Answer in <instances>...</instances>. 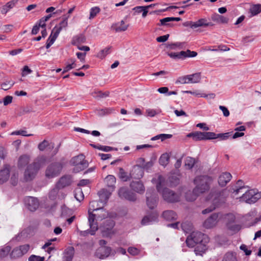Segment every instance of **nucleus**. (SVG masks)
I'll return each instance as SVG.
<instances>
[{"mask_svg":"<svg viewBox=\"0 0 261 261\" xmlns=\"http://www.w3.org/2000/svg\"><path fill=\"white\" fill-rule=\"evenodd\" d=\"M242 181L239 180L234 187L230 188L231 197L239 199L240 202L253 204L261 198V192L256 189H247V187L242 186Z\"/></svg>","mask_w":261,"mask_h":261,"instance_id":"nucleus-1","label":"nucleus"},{"mask_svg":"<svg viewBox=\"0 0 261 261\" xmlns=\"http://www.w3.org/2000/svg\"><path fill=\"white\" fill-rule=\"evenodd\" d=\"M100 200L92 201L90 203L89 208L88 210L89 217L88 221L90 230L89 231L91 235H94L95 232L98 229V225L95 221V217L98 220H102L107 217L109 215L108 212L103 209V204L100 205Z\"/></svg>","mask_w":261,"mask_h":261,"instance_id":"nucleus-2","label":"nucleus"},{"mask_svg":"<svg viewBox=\"0 0 261 261\" xmlns=\"http://www.w3.org/2000/svg\"><path fill=\"white\" fill-rule=\"evenodd\" d=\"M208 237L199 231L192 232L186 241L187 246L189 247H194V252L196 255H202L207 249L206 245L209 242Z\"/></svg>","mask_w":261,"mask_h":261,"instance_id":"nucleus-3","label":"nucleus"},{"mask_svg":"<svg viewBox=\"0 0 261 261\" xmlns=\"http://www.w3.org/2000/svg\"><path fill=\"white\" fill-rule=\"evenodd\" d=\"M212 179L208 176H198L195 177L194 182L196 185L193 191H188L186 194V199L187 201H193L200 194L207 191L210 188Z\"/></svg>","mask_w":261,"mask_h":261,"instance_id":"nucleus-4","label":"nucleus"},{"mask_svg":"<svg viewBox=\"0 0 261 261\" xmlns=\"http://www.w3.org/2000/svg\"><path fill=\"white\" fill-rule=\"evenodd\" d=\"M151 181L153 184H156V188L159 193L162 194L164 200L168 202L173 203L179 200L180 196L173 191L165 188L162 189V185L164 183V178L160 175L157 176V178L154 177Z\"/></svg>","mask_w":261,"mask_h":261,"instance_id":"nucleus-5","label":"nucleus"},{"mask_svg":"<svg viewBox=\"0 0 261 261\" xmlns=\"http://www.w3.org/2000/svg\"><path fill=\"white\" fill-rule=\"evenodd\" d=\"M227 196V194L226 190L211 193L208 196L206 200L211 203L212 205L210 207L203 210L202 213L206 214L214 210L216 207L225 202Z\"/></svg>","mask_w":261,"mask_h":261,"instance_id":"nucleus-6","label":"nucleus"},{"mask_svg":"<svg viewBox=\"0 0 261 261\" xmlns=\"http://www.w3.org/2000/svg\"><path fill=\"white\" fill-rule=\"evenodd\" d=\"M46 158L44 155L37 157L33 164L28 166L24 172V179L27 181L32 180L36 175L38 170L46 163Z\"/></svg>","mask_w":261,"mask_h":261,"instance_id":"nucleus-7","label":"nucleus"},{"mask_svg":"<svg viewBox=\"0 0 261 261\" xmlns=\"http://www.w3.org/2000/svg\"><path fill=\"white\" fill-rule=\"evenodd\" d=\"M69 16L64 15L63 20L60 22L58 25L56 26L52 30L51 33L48 38L46 42V48H48L55 41L61 31L67 27L68 25V18Z\"/></svg>","mask_w":261,"mask_h":261,"instance_id":"nucleus-8","label":"nucleus"},{"mask_svg":"<svg viewBox=\"0 0 261 261\" xmlns=\"http://www.w3.org/2000/svg\"><path fill=\"white\" fill-rule=\"evenodd\" d=\"M85 158L83 154H80L73 157L71 159L70 163L71 165L74 166L73 168V172L78 173L84 170L88 166V163L85 160Z\"/></svg>","mask_w":261,"mask_h":261,"instance_id":"nucleus-9","label":"nucleus"},{"mask_svg":"<svg viewBox=\"0 0 261 261\" xmlns=\"http://www.w3.org/2000/svg\"><path fill=\"white\" fill-rule=\"evenodd\" d=\"M63 164L61 162H54L49 164L46 168L45 175L48 178L58 176L63 169Z\"/></svg>","mask_w":261,"mask_h":261,"instance_id":"nucleus-10","label":"nucleus"},{"mask_svg":"<svg viewBox=\"0 0 261 261\" xmlns=\"http://www.w3.org/2000/svg\"><path fill=\"white\" fill-rule=\"evenodd\" d=\"M223 214L221 213H213L207 218L203 222V226L207 229L215 227L218 223L222 220Z\"/></svg>","mask_w":261,"mask_h":261,"instance_id":"nucleus-11","label":"nucleus"},{"mask_svg":"<svg viewBox=\"0 0 261 261\" xmlns=\"http://www.w3.org/2000/svg\"><path fill=\"white\" fill-rule=\"evenodd\" d=\"M168 56L174 59H184L187 57H195L197 53L188 49L187 51H181L179 53H167Z\"/></svg>","mask_w":261,"mask_h":261,"instance_id":"nucleus-12","label":"nucleus"},{"mask_svg":"<svg viewBox=\"0 0 261 261\" xmlns=\"http://www.w3.org/2000/svg\"><path fill=\"white\" fill-rule=\"evenodd\" d=\"M158 197L154 190H148L146 192V202L150 209L154 208L157 204Z\"/></svg>","mask_w":261,"mask_h":261,"instance_id":"nucleus-13","label":"nucleus"},{"mask_svg":"<svg viewBox=\"0 0 261 261\" xmlns=\"http://www.w3.org/2000/svg\"><path fill=\"white\" fill-rule=\"evenodd\" d=\"M30 249V245L25 244L15 248L11 252L10 255L12 258H18L26 254Z\"/></svg>","mask_w":261,"mask_h":261,"instance_id":"nucleus-14","label":"nucleus"},{"mask_svg":"<svg viewBox=\"0 0 261 261\" xmlns=\"http://www.w3.org/2000/svg\"><path fill=\"white\" fill-rule=\"evenodd\" d=\"M119 196L121 199H126L130 201H134L136 200L135 194L129 191L126 188H121L118 191Z\"/></svg>","mask_w":261,"mask_h":261,"instance_id":"nucleus-15","label":"nucleus"},{"mask_svg":"<svg viewBox=\"0 0 261 261\" xmlns=\"http://www.w3.org/2000/svg\"><path fill=\"white\" fill-rule=\"evenodd\" d=\"M24 202L28 208L32 212L36 211L39 206L38 200L33 197H27L24 199Z\"/></svg>","mask_w":261,"mask_h":261,"instance_id":"nucleus-16","label":"nucleus"},{"mask_svg":"<svg viewBox=\"0 0 261 261\" xmlns=\"http://www.w3.org/2000/svg\"><path fill=\"white\" fill-rule=\"evenodd\" d=\"M257 213V211L256 208L252 209L249 213L243 217V221L245 222H248L250 225L256 224L254 217L256 216Z\"/></svg>","mask_w":261,"mask_h":261,"instance_id":"nucleus-17","label":"nucleus"},{"mask_svg":"<svg viewBox=\"0 0 261 261\" xmlns=\"http://www.w3.org/2000/svg\"><path fill=\"white\" fill-rule=\"evenodd\" d=\"M10 166L6 164L4 167L0 170V184L6 182L10 177Z\"/></svg>","mask_w":261,"mask_h":261,"instance_id":"nucleus-18","label":"nucleus"},{"mask_svg":"<svg viewBox=\"0 0 261 261\" xmlns=\"http://www.w3.org/2000/svg\"><path fill=\"white\" fill-rule=\"evenodd\" d=\"M130 187L133 191L139 194H143L145 190L143 184L140 181H132L130 184Z\"/></svg>","mask_w":261,"mask_h":261,"instance_id":"nucleus-19","label":"nucleus"},{"mask_svg":"<svg viewBox=\"0 0 261 261\" xmlns=\"http://www.w3.org/2000/svg\"><path fill=\"white\" fill-rule=\"evenodd\" d=\"M113 191L111 189L107 190L102 189L98 192V195L100 198V203L105 204L109 199Z\"/></svg>","mask_w":261,"mask_h":261,"instance_id":"nucleus-20","label":"nucleus"},{"mask_svg":"<svg viewBox=\"0 0 261 261\" xmlns=\"http://www.w3.org/2000/svg\"><path fill=\"white\" fill-rule=\"evenodd\" d=\"M71 182V176L69 175H64L61 177L56 185L57 187L62 189L70 185Z\"/></svg>","mask_w":261,"mask_h":261,"instance_id":"nucleus-21","label":"nucleus"},{"mask_svg":"<svg viewBox=\"0 0 261 261\" xmlns=\"http://www.w3.org/2000/svg\"><path fill=\"white\" fill-rule=\"evenodd\" d=\"M232 176L230 173L223 172L219 177L218 183L220 186H225L231 179Z\"/></svg>","mask_w":261,"mask_h":261,"instance_id":"nucleus-22","label":"nucleus"},{"mask_svg":"<svg viewBox=\"0 0 261 261\" xmlns=\"http://www.w3.org/2000/svg\"><path fill=\"white\" fill-rule=\"evenodd\" d=\"M211 19L217 23L222 24H227L229 22V18L224 16L218 14L217 13H214L211 16Z\"/></svg>","mask_w":261,"mask_h":261,"instance_id":"nucleus-23","label":"nucleus"},{"mask_svg":"<svg viewBox=\"0 0 261 261\" xmlns=\"http://www.w3.org/2000/svg\"><path fill=\"white\" fill-rule=\"evenodd\" d=\"M158 214L153 213L152 214L145 216L142 220L141 224L143 225H149L152 222H155L158 220Z\"/></svg>","mask_w":261,"mask_h":261,"instance_id":"nucleus-24","label":"nucleus"},{"mask_svg":"<svg viewBox=\"0 0 261 261\" xmlns=\"http://www.w3.org/2000/svg\"><path fill=\"white\" fill-rule=\"evenodd\" d=\"M111 251L110 247H102L96 251V255L100 258H105L109 256Z\"/></svg>","mask_w":261,"mask_h":261,"instance_id":"nucleus-25","label":"nucleus"},{"mask_svg":"<svg viewBox=\"0 0 261 261\" xmlns=\"http://www.w3.org/2000/svg\"><path fill=\"white\" fill-rule=\"evenodd\" d=\"M131 175L134 178L140 179L143 176V169L140 166H135L132 170Z\"/></svg>","mask_w":261,"mask_h":261,"instance_id":"nucleus-26","label":"nucleus"},{"mask_svg":"<svg viewBox=\"0 0 261 261\" xmlns=\"http://www.w3.org/2000/svg\"><path fill=\"white\" fill-rule=\"evenodd\" d=\"M74 253V248L69 247L64 252L63 261H72Z\"/></svg>","mask_w":261,"mask_h":261,"instance_id":"nucleus-27","label":"nucleus"},{"mask_svg":"<svg viewBox=\"0 0 261 261\" xmlns=\"http://www.w3.org/2000/svg\"><path fill=\"white\" fill-rule=\"evenodd\" d=\"M128 27V24H125L123 20L112 25V28L117 32L125 31Z\"/></svg>","mask_w":261,"mask_h":261,"instance_id":"nucleus-28","label":"nucleus"},{"mask_svg":"<svg viewBox=\"0 0 261 261\" xmlns=\"http://www.w3.org/2000/svg\"><path fill=\"white\" fill-rule=\"evenodd\" d=\"M105 182L109 189H111V191H113L115 189L116 178L114 175H109L105 178Z\"/></svg>","mask_w":261,"mask_h":261,"instance_id":"nucleus-29","label":"nucleus"},{"mask_svg":"<svg viewBox=\"0 0 261 261\" xmlns=\"http://www.w3.org/2000/svg\"><path fill=\"white\" fill-rule=\"evenodd\" d=\"M114 225L115 222L113 220H107L105 224L103 231L109 234L113 233L114 232L112 229L114 227Z\"/></svg>","mask_w":261,"mask_h":261,"instance_id":"nucleus-30","label":"nucleus"},{"mask_svg":"<svg viewBox=\"0 0 261 261\" xmlns=\"http://www.w3.org/2000/svg\"><path fill=\"white\" fill-rule=\"evenodd\" d=\"M162 216L167 221H172L177 219L176 214L171 210L164 211L162 214Z\"/></svg>","mask_w":261,"mask_h":261,"instance_id":"nucleus-31","label":"nucleus"},{"mask_svg":"<svg viewBox=\"0 0 261 261\" xmlns=\"http://www.w3.org/2000/svg\"><path fill=\"white\" fill-rule=\"evenodd\" d=\"M203 135V132L197 131L188 134L187 135V137L189 138H192L194 141H201L204 140Z\"/></svg>","mask_w":261,"mask_h":261,"instance_id":"nucleus-32","label":"nucleus"},{"mask_svg":"<svg viewBox=\"0 0 261 261\" xmlns=\"http://www.w3.org/2000/svg\"><path fill=\"white\" fill-rule=\"evenodd\" d=\"M195 29L198 27H206L208 26H213L214 24L212 22H208L205 18H201L195 22Z\"/></svg>","mask_w":261,"mask_h":261,"instance_id":"nucleus-33","label":"nucleus"},{"mask_svg":"<svg viewBox=\"0 0 261 261\" xmlns=\"http://www.w3.org/2000/svg\"><path fill=\"white\" fill-rule=\"evenodd\" d=\"M222 261H238L235 252H228L224 256Z\"/></svg>","mask_w":261,"mask_h":261,"instance_id":"nucleus-34","label":"nucleus"},{"mask_svg":"<svg viewBox=\"0 0 261 261\" xmlns=\"http://www.w3.org/2000/svg\"><path fill=\"white\" fill-rule=\"evenodd\" d=\"M30 161V157L28 155H23L20 156L18 160V166L23 167L27 165Z\"/></svg>","mask_w":261,"mask_h":261,"instance_id":"nucleus-35","label":"nucleus"},{"mask_svg":"<svg viewBox=\"0 0 261 261\" xmlns=\"http://www.w3.org/2000/svg\"><path fill=\"white\" fill-rule=\"evenodd\" d=\"M222 220H225L227 224H231L235 221V216L232 214H223V218Z\"/></svg>","mask_w":261,"mask_h":261,"instance_id":"nucleus-36","label":"nucleus"},{"mask_svg":"<svg viewBox=\"0 0 261 261\" xmlns=\"http://www.w3.org/2000/svg\"><path fill=\"white\" fill-rule=\"evenodd\" d=\"M169 161V156L167 153L163 154L159 159V163L161 165L166 166Z\"/></svg>","mask_w":261,"mask_h":261,"instance_id":"nucleus-37","label":"nucleus"},{"mask_svg":"<svg viewBox=\"0 0 261 261\" xmlns=\"http://www.w3.org/2000/svg\"><path fill=\"white\" fill-rule=\"evenodd\" d=\"M190 83H199L201 80L200 73H196L189 75Z\"/></svg>","mask_w":261,"mask_h":261,"instance_id":"nucleus-38","label":"nucleus"},{"mask_svg":"<svg viewBox=\"0 0 261 261\" xmlns=\"http://www.w3.org/2000/svg\"><path fill=\"white\" fill-rule=\"evenodd\" d=\"M250 12L252 15H256L261 12V4H256L250 8Z\"/></svg>","mask_w":261,"mask_h":261,"instance_id":"nucleus-39","label":"nucleus"},{"mask_svg":"<svg viewBox=\"0 0 261 261\" xmlns=\"http://www.w3.org/2000/svg\"><path fill=\"white\" fill-rule=\"evenodd\" d=\"M195 163V159L193 158L188 156L186 159L185 165L187 169H191L194 166Z\"/></svg>","mask_w":261,"mask_h":261,"instance_id":"nucleus-40","label":"nucleus"},{"mask_svg":"<svg viewBox=\"0 0 261 261\" xmlns=\"http://www.w3.org/2000/svg\"><path fill=\"white\" fill-rule=\"evenodd\" d=\"M111 47H107L101 50L97 55V57L100 59L104 58L107 55L110 53Z\"/></svg>","mask_w":261,"mask_h":261,"instance_id":"nucleus-41","label":"nucleus"},{"mask_svg":"<svg viewBox=\"0 0 261 261\" xmlns=\"http://www.w3.org/2000/svg\"><path fill=\"white\" fill-rule=\"evenodd\" d=\"M11 247L9 246H6L0 249V258L6 256L10 252Z\"/></svg>","mask_w":261,"mask_h":261,"instance_id":"nucleus-42","label":"nucleus"},{"mask_svg":"<svg viewBox=\"0 0 261 261\" xmlns=\"http://www.w3.org/2000/svg\"><path fill=\"white\" fill-rule=\"evenodd\" d=\"M59 189L60 188L57 187V185H56V187L53 189L49 193V198L52 200L55 199L58 196Z\"/></svg>","mask_w":261,"mask_h":261,"instance_id":"nucleus-43","label":"nucleus"},{"mask_svg":"<svg viewBox=\"0 0 261 261\" xmlns=\"http://www.w3.org/2000/svg\"><path fill=\"white\" fill-rule=\"evenodd\" d=\"M181 228L186 233H188L191 230L192 226L190 223L184 222L180 225Z\"/></svg>","mask_w":261,"mask_h":261,"instance_id":"nucleus-44","label":"nucleus"},{"mask_svg":"<svg viewBox=\"0 0 261 261\" xmlns=\"http://www.w3.org/2000/svg\"><path fill=\"white\" fill-rule=\"evenodd\" d=\"M100 12V8L98 7H94L92 8L90 10L89 19L94 18L96 15Z\"/></svg>","mask_w":261,"mask_h":261,"instance_id":"nucleus-45","label":"nucleus"},{"mask_svg":"<svg viewBox=\"0 0 261 261\" xmlns=\"http://www.w3.org/2000/svg\"><path fill=\"white\" fill-rule=\"evenodd\" d=\"M204 140L217 139V134L213 132H203Z\"/></svg>","mask_w":261,"mask_h":261,"instance_id":"nucleus-46","label":"nucleus"},{"mask_svg":"<svg viewBox=\"0 0 261 261\" xmlns=\"http://www.w3.org/2000/svg\"><path fill=\"white\" fill-rule=\"evenodd\" d=\"M74 197L79 201H81L84 199V195L81 189H79L75 190Z\"/></svg>","mask_w":261,"mask_h":261,"instance_id":"nucleus-47","label":"nucleus"},{"mask_svg":"<svg viewBox=\"0 0 261 261\" xmlns=\"http://www.w3.org/2000/svg\"><path fill=\"white\" fill-rule=\"evenodd\" d=\"M86 41L85 37L82 34L75 36L73 38L74 43H84Z\"/></svg>","mask_w":261,"mask_h":261,"instance_id":"nucleus-48","label":"nucleus"},{"mask_svg":"<svg viewBox=\"0 0 261 261\" xmlns=\"http://www.w3.org/2000/svg\"><path fill=\"white\" fill-rule=\"evenodd\" d=\"M169 181L172 186H175L179 184V179L176 175H173L169 177Z\"/></svg>","mask_w":261,"mask_h":261,"instance_id":"nucleus-49","label":"nucleus"},{"mask_svg":"<svg viewBox=\"0 0 261 261\" xmlns=\"http://www.w3.org/2000/svg\"><path fill=\"white\" fill-rule=\"evenodd\" d=\"M167 48L170 49H175L176 48H182V43L176 42L175 43L166 44Z\"/></svg>","mask_w":261,"mask_h":261,"instance_id":"nucleus-50","label":"nucleus"},{"mask_svg":"<svg viewBox=\"0 0 261 261\" xmlns=\"http://www.w3.org/2000/svg\"><path fill=\"white\" fill-rule=\"evenodd\" d=\"M49 146H50V144L48 143V142L44 140V141H43L42 142L38 144V148L39 149V150L42 151L44 150L45 149Z\"/></svg>","mask_w":261,"mask_h":261,"instance_id":"nucleus-51","label":"nucleus"},{"mask_svg":"<svg viewBox=\"0 0 261 261\" xmlns=\"http://www.w3.org/2000/svg\"><path fill=\"white\" fill-rule=\"evenodd\" d=\"M14 84L13 81H8L3 83L1 85L2 89L4 90H7L10 89Z\"/></svg>","mask_w":261,"mask_h":261,"instance_id":"nucleus-52","label":"nucleus"},{"mask_svg":"<svg viewBox=\"0 0 261 261\" xmlns=\"http://www.w3.org/2000/svg\"><path fill=\"white\" fill-rule=\"evenodd\" d=\"M11 135H12V136H13V135H21V136H27V137H28V136H33V134H27V131L22 130H16V131L12 132L11 133Z\"/></svg>","mask_w":261,"mask_h":261,"instance_id":"nucleus-53","label":"nucleus"},{"mask_svg":"<svg viewBox=\"0 0 261 261\" xmlns=\"http://www.w3.org/2000/svg\"><path fill=\"white\" fill-rule=\"evenodd\" d=\"M119 176L120 178H121L123 181H126L128 179V176H127V173L122 168H120L119 169Z\"/></svg>","mask_w":261,"mask_h":261,"instance_id":"nucleus-54","label":"nucleus"},{"mask_svg":"<svg viewBox=\"0 0 261 261\" xmlns=\"http://www.w3.org/2000/svg\"><path fill=\"white\" fill-rule=\"evenodd\" d=\"M178 82L182 84L190 83L189 75L180 77L176 82V83Z\"/></svg>","mask_w":261,"mask_h":261,"instance_id":"nucleus-55","label":"nucleus"},{"mask_svg":"<svg viewBox=\"0 0 261 261\" xmlns=\"http://www.w3.org/2000/svg\"><path fill=\"white\" fill-rule=\"evenodd\" d=\"M44 257H41L35 255H31L28 259L29 261H44Z\"/></svg>","mask_w":261,"mask_h":261,"instance_id":"nucleus-56","label":"nucleus"},{"mask_svg":"<svg viewBox=\"0 0 261 261\" xmlns=\"http://www.w3.org/2000/svg\"><path fill=\"white\" fill-rule=\"evenodd\" d=\"M160 23L158 24L159 25H170L168 23L171 21V17H166L160 19Z\"/></svg>","mask_w":261,"mask_h":261,"instance_id":"nucleus-57","label":"nucleus"},{"mask_svg":"<svg viewBox=\"0 0 261 261\" xmlns=\"http://www.w3.org/2000/svg\"><path fill=\"white\" fill-rule=\"evenodd\" d=\"M230 133L217 134V138H220L221 140H227L230 136Z\"/></svg>","mask_w":261,"mask_h":261,"instance_id":"nucleus-58","label":"nucleus"},{"mask_svg":"<svg viewBox=\"0 0 261 261\" xmlns=\"http://www.w3.org/2000/svg\"><path fill=\"white\" fill-rule=\"evenodd\" d=\"M227 227L229 229L233 231H237L240 230V226L239 225L237 224H227Z\"/></svg>","mask_w":261,"mask_h":261,"instance_id":"nucleus-59","label":"nucleus"},{"mask_svg":"<svg viewBox=\"0 0 261 261\" xmlns=\"http://www.w3.org/2000/svg\"><path fill=\"white\" fill-rule=\"evenodd\" d=\"M32 70L29 68L28 66H24L22 71V76H24L28 74L32 73Z\"/></svg>","mask_w":261,"mask_h":261,"instance_id":"nucleus-60","label":"nucleus"},{"mask_svg":"<svg viewBox=\"0 0 261 261\" xmlns=\"http://www.w3.org/2000/svg\"><path fill=\"white\" fill-rule=\"evenodd\" d=\"M240 248L245 252L246 255H250L252 252L251 250L248 249L247 246L244 244L241 245Z\"/></svg>","mask_w":261,"mask_h":261,"instance_id":"nucleus-61","label":"nucleus"},{"mask_svg":"<svg viewBox=\"0 0 261 261\" xmlns=\"http://www.w3.org/2000/svg\"><path fill=\"white\" fill-rule=\"evenodd\" d=\"M13 97L11 96H6L4 98V105L7 106L9 104L11 103L12 101Z\"/></svg>","mask_w":261,"mask_h":261,"instance_id":"nucleus-62","label":"nucleus"},{"mask_svg":"<svg viewBox=\"0 0 261 261\" xmlns=\"http://www.w3.org/2000/svg\"><path fill=\"white\" fill-rule=\"evenodd\" d=\"M128 252L129 253H130V254H132L133 255H137L139 253V251L136 248H135V247H129L128 249Z\"/></svg>","mask_w":261,"mask_h":261,"instance_id":"nucleus-63","label":"nucleus"},{"mask_svg":"<svg viewBox=\"0 0 261 261\" xmlns=\"http://www.w3.org/2000/svg\"><path fill=\"white\" fill-rule=\"evenodd\" d=\"M219 109L222 111L223 115L225 117H228L229 115V111L226 107L223 106H220Z\"/></svg>","mask_w":261,"mask_h":261,"instance_id":"nucleus-64","label":"nucleus"}]
</instances>
